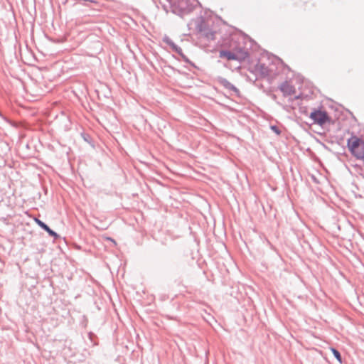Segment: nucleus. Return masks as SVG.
Masks as SVG:
<instances>
[{"mask_svg":"<svg viewBox=\"0 0 364 364\" xmlns=\"http://www.w3.org/2000/svg\"><path fill=\"white\" fill-rule=\"evenodd\" d=\"M348 147L351 154L358 159L364 160V141L357 136L348 140Z\"/></svg>","mask_w":364,"mask_h":364,"instance_id":"nucleus-1","label":"nucleus"},{"mask_svg":"<svg viewBox=\"0 0 364 364\" xmlns=\"http://www.w3.org/2000/svg\"><path fill=\"white\" fill-rule=\"evenodd\" d=\"M310 118L314 123L321 126L331 122V118L326 111L316 109L313 111L310 114Z\"/></svg>","mask_w":364,"mask_h":364,"instance_id":"nucleus-2","label":"nucleus"},{"mask_svg":"<svg viewBox=\"0 0 364 364\" xmlns=\"http://www.w3.org/2000/svg\"><path fill=\"white\" fill-rule=\"evenodd\" d=\"M243 55H245V53H243L242 51L235 53L228 50H221L220 51L219 56L220 58H225L228 60H240L245 57Z\"/></svg>","mask_w":364,"mask_h":364,"instance_id":"nucleus-3","label":"nucleus"},{"mask_svg":"<svg viewBox=\"0 0 364 364\" xmlns=\"http://www.w3.org/2000/svg\"><path fill=\"white\" fill-rule=\"evenodd\" d=\"M282 92L286 95H292L295 93V88L289 82H285L281 85Z\"/></svg>","mask_w":364,"mask_h":364,"instance_id":"nucleus-4","label":"nucleus"},{"mask_svg":"<svg viewBox=\"0 0 364 364\" xmlns=\"http://www.w3.org/2000/svg\"><path fill=\"white\" fill-rule=\"evenodd\" d=\"M166 43L169 44L172 48L176 50L178 53L181 52V48H178L169 39V38L166 37L164 40Z\"/></svg>","mask_w":364,"mask_h":364,"instance_id":"nucleus-5","label":"nucleus"},{"mask_svg":"<svg viewBox=\"0 0 364 364\" xmlns=\"http://www.w3.org/2000/svg\"><path fill=\"white\" fill-rule=\"evenodd\" d=\"M220 84H222L223 86H225V87L227 88H229V89H234V86L230 83L227 80L224 79V78H220L219 80Z\"/></svg>","mask_w":364,"mask_h":364,"instance_id":"nucleus-6","label":"nucleus"},{"mask_svg":"<svg viewBox=\"0 0 364 364\" xmlns=\"http://www.w3.org/2000/svg\"><path fill=\"white\" fill-rule=\"evenodd\" d=\"M331 350L333 353V354L334 355V356L336 358V360L340 363H342V359H341V355L340 353L337 350H336L335 348H331Z\"/></svg>","mask_w":364,"mask_h":364,"instance_id":"nucleus-7","label":"nucleus"},{"mask_svg":"<svg viewBox=\"0 0 364 364\" xmlns=\"http://www.w3.org/2000/svg\"><path fill=\"white\" fill-rule=\"evenodd\" d=\"M43 230H45L50 236L58 237V235L53 231L47 225H44Z\"/></svg>","mask_w":364,"mask_h":364,"instance_id":"nucleus-8","label":"nucleus"},{"mask_svg":"<svg viewBox=\"0 0 364 364\" xmlns=\"http://www.w3.org/2000/svg\"><path fill=\"white\" fill-rule=\"evenodd\" d=\"M35 221L41 228L43 229V228L45 227L44 225H46L44 223H43L41 220L38 219H35Z\"/></svg>","mask_w":364,"mask_h":364,"instance_id":"nucleus-9","label":"nucleus"},{"mask_svg":"<svg viewBox=\"0 0 364 364\" xmlns=\"http://www.w3.org/2000/svg\"><path fill=\"white\" fill-rule=\"evenodd\" d=\"M103 238L106 240H109V242H112L114 245H117V242L114 239H112L109 237L104 236Z\"/></svg>","mask_w":364,"mask_h":364,"instance_id":"nucleus-10","label":"nucleus"},{"mask_svg":"<svg viewBox=\"0 0 364 364\" xmlns=\"http://www.w3.org/2000/svg\"><path fill=\"white\" fill-rule=\"evenodd\" d=\"M271 129H272V130H273L276 134H280V131H279V129L277 127H275V126H272V127H271Z\"/></svg>","mask_w":364,"mask_h":364,"instance_id":"nucleus-11","label":"nucleus"}]
</instances>
